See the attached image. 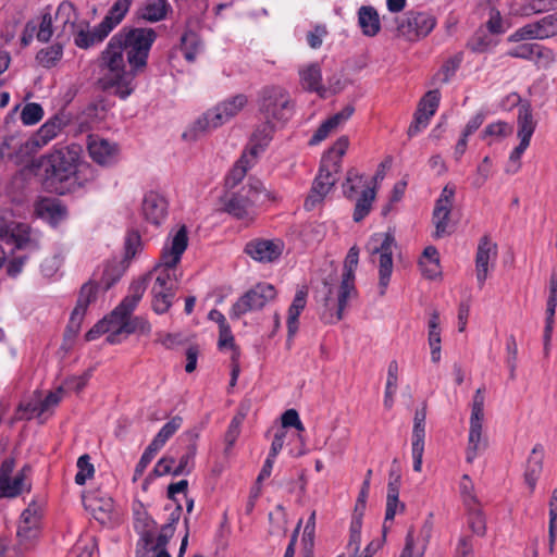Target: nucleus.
Masks as SVG:
<instances>
[{
	"label": "nucleus",
	"mask_w": 557,
	"mask_h": 557,
	"mask_svg": "<svg viewBox=\"0 0 557 557\" xmlns=\"http://www.w3.org/2000/svg\"><path fill=\"white\" fill-rule=\"evenodd\" d=\"M82 149L78 145L54 147V149L40 158L39 166L42 170L44 181L47 187L59 194L70 190L65 186L72 178L78 180L77 174L88 164L81 163Z\"/></svg>",
	"instance_id": "nucleus-1"
},
{
	"label": "nucleus",
	"mask_w": 557,
	"mask_h": 557,
	"mask_svg": "<svg viewBox=\"0 0 557 557\" xmlns=\"http://www.w3.org/2000/svg\"><path fill=\"white\" fill-rule=\"evenodd\" d=\"M188 246V231L186 225H182L170 238V245H165L160 262L150 271L157 273L153 286L159 288H177L178 278L176 276V265L180 263L184 251Z\"/></svg>",
	"instance_id": "nucleus-2"
},
{
	"label": "nucleus",
	"mask_w": 557,
	"mask_h": 557,
	"mask_svg": "<svg viewBox=\"0 0 557 557\" xmlns=\"http://www.w3.org/2000/svg\"><path fill=\"white\" fill-rule=\"evenodd\" d=\"M247 103L248 97L244 94H237L219 102L198 117L190 128L183 133V138L196 140L201 134L222 126L235 117Z\"/></svg>",
	"instance_id": "nucleus-3"
},
{
	"label": "nucleus",
	"mask_w": 557,
	"mask_h": 557,
	"mask_svg": "<svg viewBox=\"0 0 557 557\" xmlns=\"http://www.w3.org/2000/svg\"><path fill=\"white\" fill-rule=\"evenodd\" d=\"M261 194L269 197V191L262 183L255 180L243 185L237 190H226L220 197L222 211L236 220H252L255 205L259 201Z\"/></svg>",
	"instance_id": "nucleus-4"
},
{
	"label": "nucleus",
	"mask_w": 557,
	"mask_h": 557,
	"mask_svg": "<svg viewBox=\"0 0 557 557\" xmlns=\"http://www.w3.org/2000/svg\"><path fill=\"white\" fill-rule=\"evenodd\" d=\"M133 0H116L103 20L92 29L88 27L74 32V44L79 49H89L101 44L121 24L129 11Z\"/></svg>",
	"instance_id": "nucleus-5"
},
{
	"label": "nucleus",
	"mask_w": 557,
	"mask_h": 557,
	"mask_svg": "<svg viewBox=\"0 0 557 557\" xmlns=\"http://www.w3.org/2000/svg\"><path fill=\"white\" fill-rule=\"evenodd\" d=\"M116 36H121L124 49H127V62L133 72L143 71L147 65L149 51L157 39L152 28L123 27Z\"/></svg>",
	"instance_id": "nucleus-6"
},
{
	"label": "nucleus",
	"mask_w": 557,
	"mask_h": 557,
	"mask_svg": "<svg viewBox=\"0 0 557 557\" xmlns=\"http://www.w3.org/2000/svg\"><path fill=\"white\" fill-rule=\"evenodd\" d=\"M258 110L264 119L285 122L293 114L289 94L280 86H264L258 92Z\"/></svg>",
	"instance_id": "nucleus-7"
},
{
	"label": "nucleus",
	"mask_w": 557,
	"mask_h": 557,
	"mask_svg": "<svg viewBox=\"0 0 557 557\" xmlns=\"http://www.w3.org/2000/svg\"><path fill=\"white\" fill-rule=\"evenodd\" d=\"M484 419V395L482 389H476L471 408L469 441L466 451L467 462H473L478 455L485 450L487 442L482 437V423Z\"/></svg>",
	"instance_id": "nucleus-8"
},
{
	"label": "nucleus",
	"mask_w": 557,
	"mask_h": 557,
	"mask_svg": "<svg viewBox=\"0 0 557 557\" xmlns=\"http://www.w3.org/2000/svg\"><path fill=\"white\" fill-rule=\"evenodd\" d=\"M275 296L276 289L272 284L260 282L237 299L231 308L230 317L239 319L250 311L261 310Z\"/></svg>",
	"instance_id": "nucleus-9"
},
{
	"label": "nucleus",
	"mask_w": 557,
	"mask_h": 557,
	"mask_svg": "<svg viewBox=\"0 0 557 557\" xmlns=\"http://www.w3.org/2000/svg\"><path fill=\"white\" fill-rule=\"evenodd\" d=\"M359 262V248L352 246L345 258L344 271L342 274V281L337 288V300H336V320L343 319V313L347 307L348 300L357 296V289L355 286V271Z\"/></svg>",
	"instance_id": "nucleus-10"
},
{
	"label": "nucleus",
	"mask_w": 557,
	"mask_h": 557,
	"mask_svg": "<svg viewBox=\"0 0 557 557\" xmlns=\"http://www.w3.org/2000/svg\"><path fill=\"white\" fill-rule=\"evenodd\" d=\"M436 26V18L430 12L410 10L397 23L398 35L409 41L426 37Z\"/></svg>",
	"instance_id": "nucleus-11"
},
{
	"label": "nucleus",
	"mask_w": 557,
	"mask_h": 557,
	"mask_svg": "<svg viewBox=\"0 0 557 557\" xmlns=\"http://www.w3.org/2000/svg\"><path fill=\"white\" fill-rule=\"evenodd\" d=\"M455 187L447 184L438 199L435 201L432 221L435 226L433 237L438 239L450 234L448 230L449 216L453 208Z\"/></svg>",
	"instance_id": "nucleus-12"
},
{
	"label": "nucleus",
	"mask_w": 557,
	"mask_h": 557,
	"mask_svg": "<svg viewBox=\"0 0 557 557\" xmlns=\"http://www.w3.org/2000/svg\"><path fill=\"white\" fill-rule=\"evenodd\" d=\"M0 238L12 243L18 250L34 252L39 249V243L30 236V227L17 222L0 223Z\"/></svg>",
	"instance_id": "nucleus-13"
},
{
	"label": "nucleus",
	"mask_w": 557,
	"mask_h": 557,
	"mask_svg": "<svg viewBox=\"0 0 557 557\" xmlns=\"http://www.w3.org/2000/svg\"><path fill=\"white\" fill-rule=\"evenodd\" d=\"M396 245L395 237L392 233L386 232L383 234V240L379 247L373 249V253L380 255L379 264V286L380 295H385L386 288L389 284L391 275L393 272V246Z\"/></svg>",
	"instance_id": "nucleus-14"
},
{
	"label": "nucleus",
	"mask_w": 557,
	"mask_h": 557,
	"mask_svg": "<svg viewBox=\"0 0 557 557\" xmlns=\"http://www.w3.org/2000/svg\"><path fill=\"white\" fill-rule=\"evenodd\" d=\"M121 36L113 35L100 55V66L108 69L112 77L123 78L127 71L123 57Z\"/></svg>",
	"instance_id": "nucleus-15"
},
{
	"label": "nucleus",
	"mask_w": 557,
	"mask_h": 557,
	"mask_svg": "<svg viewBox=\"0 0 557 557\" xmlns=\"http://www.w3.org/2000/svg\"><path fill=\"white\" fill-rule=\"evenodd\" d=\"M87 149L92 161L102 166L115 164L119 160L117 144L104 138L92 137L88 139Z\"/></svg>",
	"instance_id": "nucleus-16"
},
{
	"label": "nucleus",
	"mask_w": 557,
	"mask_h": 557,
	"mask_svg": "<svg viewBox=\"0 0 557 557\" xmlns=\"http://www.w3.org/2000/svg\"><path fill=\"white\" fill-rule=\"evenodd\" d=\"M169 202L165 197L150 190L145 194L141 211L146 221L153 225H161L168 216Z\"/></svg>",
	"instance_id": "nucleus-17"
},
{
	"label": "nucleus",
	"mask_w": 557,
	"mask_h": 557,
	"mask_svg": "<svg viewBox=\"0 0 557 557\" xmlns=\"http://www.w3.org/2000/svg\"><path fill=\"white\" fill-rule=\"evenodd\" d=\"M339 180V165L331 162L330 158H322L320 162L319 173L313 180L311 190L322 196H326L332 187Z\"/></svg>",
	"instance_id": "nucleus-18"
},
{
	"label": "nucleus",
	"mask_w": 557,
	"mask_h": 557,
	"mask_svg": "<svg viewBox=\"0 0 557 557\" xmlns=\"http://www.w3.org/2000/svg\"><path fill=\"white\" fill-rule=\"evenodd\" d=\"M283 245L281 242L270 239H252L245 246L244 251L253 260L259 262H272L282 255Z\"/></svg>",
	"instance_id": "nucleus-19"
},
{
	"label": "nucleus",
	"mask_w": 557,
	"mask_h": 557,
	"mask_svg": "<svg viewBox=\"0 0 557 557\" xmlns=\"http://www.w3.org/2000/svg\"><path fill=\"white\" fill-rule=\"evenodd\" d=\"M491 255L496 257L497 246L493 244L487 236H483L480 239L475 256L476 280L480 287H482L486 281Z\"/></svg>",
	"instance_id": "nucleus-20"
},
{
	"label": "nucleus",
	"mask_w": 557,
	"mask_h": 557,
	"mask_svg": "<svg viewBox=\"0 0 557 557\" xmlns=\"http://www.w3.org/2000/svg\"><path fill=\"white\" fill-rule=\"evenodd\" d=\"M69 123L64 114H55L50 117L33 136V144L37 147L47 145Z\"/></svg>",
	"instance_id": "nucleus-21"
},
{
	"label": "nucleus",
	"mask_w": 557,
	"mask_h": 557,
	"mask_svg": "<svg viewBox=\"0 0 557 557\" xmlns=\"http://www.w3.org/2000/svg\"><path fill=\"white\" fill-rule=\"evenodd\" d=\"M543 459H544V447L541 444H536L528 460L524 470V481L530 487L531 492L534 491L536 486V482L543 470Z\"/></svg>",
	"instance_id": "nucleus-22"
},
{
	"label": "nucleus",
	"mask_w": 557,
	"mask_h": 557,
	"mask_svg": "<svg viewBox=\"0 0 557 557\" xmlns=\"http://www.w3.org/2000/svg\"><path fill=\"white\" fill-rule=\"evenodd\" d=\"M358 25L367 37H374L381 30L377 10L372 5H362L358 10Z\"/></svg>",
	"instance_id": "nucleus-23"
},
{
	"label": "nucleus",
	"mask_w": 557,
	"mask_h": 557,
	"mask_svg": "<svg viewBox=\"0 0 557 557\" xmlns=\"http://www.w3.org/2000/svg\"><path fill=\"white\" fill-rule=\"evenodd\" d=\"M274 132L275 125L273 124L272 120L269 119H265L264 122L256 127L250 137L251 148L249 152L251 157L255 158L259 151L264 150V148L272 140Z\"/></svg>",
	"instance_id": "nucleus-24"
},
{
	"label": "nucleus",
	"mask_w": 557,
	"mask_h": 557,
	"mask_svg": "<svg viewBox=\"0 0 557 557\" xmlns=\"http://www.w3.org/2000/svg\"><path fill=\"white\" fill-rule=\"evenodd\" d=\"M300 83L305 90L323 96L322 72L319 63H311L299 71Z\"/></svg>",
	"instance_id": "nucleus-25"
},
{
	"label": "nucleus",
	"mask_w": 557,
	"mask_h": 557,
	"mask_svg": "<svg viewBox=\"0 0 557 557\" xmlns=\"http://www.w3.org/2000/svg\"><path fill=\"white\" fill-rule=\"evenodd\" d=\"M171 10L168 0H146L138 11V17L150 23L164 20Z\"/></svg>",
	"instance_id": "nucleus-26"
},
{
	"label": "nucleus",
	"mask_w": 557,
	"mask_h": 557,
	"mask_svg": "<svg viewBox=\"0 0 557 557\" xmlns=\"http://www.w3.org/2000/svg\"><path fill=\"white\" fill-rule=\"evenodd\" d=\"M36 210L40 218L46 219L52 225L59 224L67 214L66 208L55 199H45L40 201Z\"/></svg>",
	"instance_id": "nucleus-27"
},
{
	"label": "nucleus",
	"mask_w": 557,
	"mask_h": 557,
	"mask_svg": "<svg viewBox=\"0 0 557 557\" xmlns=\"http://www.w3.org/2000/svg\"><path fill=\"white\" fill-rule=\"evenodd\" d=\"M518 137L522 145H530L531 137L535 131L532 110L529 104H522L518 110Z\"/></svg>",
	"instance_id": "nucleus-28"
},
{
	"label": "nucleus",
	"mask_w": 557,
	"mask_h": 557,
	"mask_svg": "<svg viewBox=\"0 0 557 557\" xmlns=\"http://www.w3.org/2000/svg\"><path fill=\"white\" fill-rule=\"evenodd\" d=\"M557 307V278L552 276L549 280V296L546 304V320L544 329V344L547 347L553 332L554 315Z\"/></svg>",
	"instance_id": "nucleus-29"
},
{
	"label": "nucleus",
	"mask_w": 557,
	"mask_h": 557,
	"mask_svg": "<svg viewBox=\"0 0 557 557\" xmlns=\"http://www.w3.org/2000/svg\"><path fill=\"white\" fill-rule=\"evenodd\" d=\"M201 48L202 41L196 32L191 29L184 32L181 37L180 49L187 62H194Z\"/></svg>",
	"instance_id": "nucleus-30"
},
{
	"label": "nucleus",
	"mask_w": 557,
	"mask_h": 557,
	"mask_svg": "<svg viewBox=\"0 0 557 557\" xmlns=\"http://www.w3.org/2000/svg\"><path fill=\"white\" fill-rule=\"evenodd\" d=\"M152 301L151 307L152 310L157 314H164L172 307L173 298L175 296V290L173 287L159 288L158 286H152L151 288Z\"/></svg>",
	"instance_id": "nucleus-31"
},
{
	"label": "nucleus",
	"mask_w": 557,
	"mask_h": 557,
	"mask_svg": "<svg viewBox=\"0 0 557 557\" xmlns=\"http://www.w3.org/2000/svg\"><path fill=\"white\" fill-rule=\"evenodd\" d=\"M64 46L55 42L49 47L40 49L35 57L36 62L45 69L54 67L63 57Z\"/></svg>",
	"instance_id": "nucleus-32"
},
{
	"label": "nucleus",
	"mask_w": 557,
	"mask_h": 557,
	"mask_svg": "<svg viewBox=\"0 0 557 557\" xmlns=\"http://www.w3.org/2000/svg\"><path fill=\"white\" fill-rule=\"evenodd\" d=\"M182 424L183 418L181 416L173 417L160 429L149 445L157 450H160L165 445V443L181 429Z\"/></svg>",
	"instance_id": "nucleus-33"
},
{
	"label": "nucleus",
	"mask_w": 557,
	"mask_h": 557,
	"mask_svg": "<svg viewBox=\"0 0 557 557\" xmlns=\"http://www.w3.org/2000/svg\"><path fill=\"white\" fill-rule=\"evenodd\" d=\"M375 195L374 187H367L361 191L354 209L352 219L355 222H361L370 213Z\"/></svg>",
	"instance_id": "nucleus-34"
},
{
	"label": "nucleus",
	"mask_w": 557,
	"mask_h": 557,
	"mask_svg": "<svg viewBox=\"0 0 557 557\" xmlns=\"http://www.w3.org/2000/svg\"><path fill=\"white\" fill-rule=\"evenodd\" d=\"M98 289L99 284L92 280L84 283L79 288L78 298L74 309L85 314L88 306L96 301Z\"/></svg>",
	"instance_id": "nucleus-35"
},
{
	"label": "nucleus",
	"mask_w": 557,
	"mask_h": 557,
	"mask_svg": "<svg viewBox=\"0 0 557 557\" xmlns=\"http://www.w3.org/2000/svg\"><path fill=\"white\" fill-rule=\"evenodd\" d=\"M249 168V161L247 156L244 153L234 164L231 172L225 177V187L227 190H235V187L244 180L247 170Z\"/></svg>",
	"instance_id": "nucleus-36"
},
{
	"label": "nucleus",
	"mask_w": 557,
	"mask_h": 557,
	"mask_svg": "<svg viewBox=\"0 0 557 557\" xmlns=\"http://www.w3.org/2000/svg\"><path fill=\"white\" fill-rule=\"evenodd\" d=\"M124 269L117 262H108L104 265L102 275L100 277L99 285L102 286L104 290H109L112 286H114L123 276Z\"/></svg>",
	"instance_id": "nucleus-37"
},
{
	"label": "nucleus",
	"mask_w": 557,
	"mask_h": 557,
	"mask_svg": "<svg viewBox=\"0 0 557 557\" xmlns=\"http://www.w3.org/2000/svg\"><path fill=\"white\" fill-rule=\"evenodd\" d=\"M441 100L438 89L429 90L420 100L416 111H420L423 116L430 120L436 112Z\"/></svg>",
	"instance_id": "nucleus-38"
},
{
	"label": "nucleus",
	"mask_w": 557,
	"mask_h": 557,
	"mask_svg": "<svg viewBox=\"0 0 557 557\" xmlns=\"http://www.w3.org/2000/svg\"><path fill=\"white\" fill-rule=\"evenodd\" d=\"M119 332H123L127 335L137 333L139 335H149L151 332V324L143 317H133L127 321H123L119 326Z\"/></svg>",
	"instance_id": "nucleus-39"
},
{
	"label": "nucleus",
	"mask_w": 557,
	"mask_h": 557,
	"mask_svg": "<svg viewBox=\"0 0 557 557\" xmlns=\"http://www.w3.org/2000/svg\"><path fill=\"white\" fill-rule=\"evenodd\" d=\"M77 12L73 3L63 1L59 4L55 12V21L63 25V28L70 26L72 30L76 27Z\"/></svg>",
	"instance_id": "nucleus-40"
},
{
	"label": "nucleus",
	"mask_w": 557,
	"mask_h": 557,
	"mask_svg": "<svg viewBox=\"0 0 557 557\" xmlns=\"http://www.w3.org/2000/svg\"><path fill=\"white\" fill-rule=\"evenodd\" d=\"M137 534L136 557H148L149 553L156 552V529L137 531Z\"/></svg>",
	"instance_id": "nucleus-41"
},
{
	"label": "nucleus",
	"mask_w": 557,
	"mask_h": 557,
	"mask_svg": "<svg viewBox=\"0 0 557 557\" xmlns=\"http://www.w3.org/2000/svg\"><path fill=\"white\" fill-rule=\"evenodd\" d=\"M539 39L543 40L537 21L525 24L508 37L509 42Z\"/></svg>",
	"instance_id": "nucleus-42"
},
{
	"label": "nucleus",
	"mask_w": 557,
	"mask_h": 557,
	"mask_svg": "<svg viewBox=\"0 0 557 557\" xmlns=\"http://www.w3.org/2000/svg\"><path fill=\"white\" fill-rule=\"evenodd\" d=\"M362 511L354 515L349 528L348 549L352 553V557H357L361 543Z\"/></svg>",
	"instance_id": "nucleus-43"
},
{
	"label": "nucleus",
	"mask_w": 557,
	"mask_h": 557,
	"mask_svg": "<svg viewBox=\"0 0 557 557\" xmlns=\"http://www.w3.org/2000/svg\"><path fill=\"white\" fill-rule=\"evenodd\" d=\"M137 305L131 301V299L123 298V300L107 315L113 325H121L123 321H127L131 318L132 312L136 309Z\"/></svg>",
	"instance_id": "nucleus-44"
},
{
	"label": "nucleus",
	"mask_w": 557,
	"mask_h": 557,
	"mask_svg": "<svg viewBox=\"0 0 557 557\" xmlns=\"http://www.w3.org/2000/svg\"><path fill=\"white\" fill-rule=\"evenodd\" d=\"M513 132V126L505 121H497L488 124L481 133V138L486 139L487 137H494L497 140H502L510 136Z\"/></svg>",
	"instance_id": "nucleus-45"
},
{
	"label": "nucleus",
	"mask_w": 557,
	"mask_h": 557,
	"mask_svg": "<svg viewBox=\"0 0 557 557\" xmlns=\"http://www.w3.org/2000/svg\"><path fill=\"white\" fill-rule=\"evenodd\" d=\"M24 492L21 478H0V499L16 498Z\"/></svg>",
	"instance_id": "nucleus-46"
},
{
	"label": "nucleus",
	"mask_w": 557,
	"mask_h": 557,
	"mask_svg": "<svg viewBox=\"0 0 557 557\" xmlns=\"http://www.w3.org/2000/svg\"><path fill=\"white\" fill-rule=\"evenodd\" d=\"M143 246L144 244L139 232L137 230L128 231L124 242V260H132L139 251H141Z\"/></svg>",
	"instance_id": "nucleus-47"
},
{
	"label": "nucleus",
	"mask_w": 557,
	"mask_h": 557,
	"mask_svg": "<svg viewBox=\"0 0 557 557\" xmlns=\"http://www.w3.org/2000/svg\"><path fill=\"white\" fill-rule=\"evenodd\" d=\"M506 352L507 357L505 362L509 370V380L515 381L518 361V345L516 337L512 334H510L506 339Z\"/></svg>",
	"instance_id": "nucleus-48"
},
{
	"label": "nucleus",
	"mask_w": 557,
	"mask_h": 557,
	"mask_svg": "<svg viewBox=\"0 0 557 557\" xmlns=\"http://www.w3.org/2000/svg\"><path fill=\"white\" fill-rule=\"evenodd\" d=\"M76 466L78 471L75 475V483L77 485H84L88 479L94 476L95 473L94 465L90 462V456L88 454L82 455L77 459Z\"/></svg>",
	"instance_id": "nucleus-49"
},
{
	"label": "nucleus",
	"mask_w": 557,
	"mask_h": 557,
	"mask_svg": "<svg viewBox=\"0 0 557 557\" xmlns=\"http://www.w3.org/2000/svg\"><path fill=\"white\" fill-rule=\"evenodd\" d=\"M152 278V272H148L138 280L134 281L129 286V295L126 296V299H131L132 302L138 305L141 300L150 280Z\"/></svg>",
	"instance_id": "nucleus-50"
},
{
	"label": "nucleus",
	"mask_w": 557,
	"mask_h": 557,
	"mask_svg": "<svg viewBox=\"0 0 557 557\" xmlns=\"http://www.w3.org/2000/svg\"><path fill=\"white\" fill-rule=\"evenodd\" d=\"M468 508V523L471 531L479 536H484L486 532V521L483 512L474 507V505Z\"/></svg>",
	"instance_id": "nucleus-51"
},
{
	"label": "nucleus",
	"mask_w": 557,
	"mask_h": 557,
	"mask_svg": "<svg viewBox=\"0 0 557 557\" xmlns=\"http://www.w3.org/2000/svg\"><path fill=\"white\" fill-rule=\"evenodd\" d=\"M398 381V364L397 361L393 360L388 364L387 369V381L385 388L384 404L386 407L392 406V396L396 392Z\"/></svg>",
	"instance_id": "nucleus-52"
},
{
	"label": "nucleus",
	"mask_w": 557,
	"mask_h": 557,
	"mask_svg": "<svg viewBox=\"0 0 557 557\" xmlns=\"http://www.w3.org/2000/svg\"><path fill=\"white\" fill-rule=\"evenodd\" d=\"M491 46L492 38L483 29L476 30L467 42L468 49L475 53H483L487 51Z\"/></svg>",
	"instance_id": "nucleus-53"
},
{
	"label": "nucleus",
	"mask_w": 557,
	"mask_h": 557,
	"mask_svg": "<svg viewBox=\"0 0 557 557\" xmlns=\"http://www.w3.org/2000/svg\"><path fill=\"white\" fill-rule=\"evenodd\" d=\"M44 116V109L37 102L26 103L21 112V120L24 125H35Z\"/></svg>",
	"instance_id": "nucleus-54"
},
{
	"label": "nucleus",
	"mask_w": 557,
	"mask_h": 557,
	"mask_svg": "<svg viewBox=\"0 0 557 557\" xmlns=\"http://www.w3.org/2000/svg\"><path fill=\"white\" fill-rule=\"evenodd\" d=\"M362 175L354 168L347 171L346 180L343 183V194L346 198L352 199L362 182Z\"/></svg>",
	"instance_id": "nucleus-55"
},
{
	"label": "nucleus",
	"mask_w": 557,
	"mask_h": 557,
	"mask_svg": "<svg viewBox=\"0 0 557 557\" xmlns=\"http://www.w3.org/2000/svg\"><path fill=\"white\" fill-rule=\"evenodd\" d=\"M134 529L135 531H144L149 529H157V522L144 509L143 505H139L138 509H134Z\"/></svg>",
	"instance_id": "nucleus-56"
},
{
	"label": "nucleus",
	"mask_w": 557,
	"mask_h": 557,
	"mask_svg": "<svg viewBox=\"0 0 557 557\" xmlns=\"http://www.w3.org/2000/svg\"><path fill=\"white\" fill-rule=\"evenodd\" d=\"M349 140L347 136H341L334 145L323 154L322 158H330L331 162H336L342 169V158L346 153Z\"/></svg>",
	"instance_id": "nucleus-57"
},
{
	"label": "nucleus",
	"mask_w": 557,
	"mask_h": 557,
	"mask_svg": "<svg viewBox=\"0 0 557 557\" xmlns=\"http://www.w3.org/2000/svg\"><path fill=\"white\" fill-rule=\"evenodd\" d=\"M428 342L430 347L441 346L440 313L434 310L428 323Z\"/></svg>",
	"instance_id": "nucleus-58"
},
{
	"label": "nucleus",
	"mask_w": 557,
	"mask_h": 557,
	"mask_svg": "<svg viewBox=\"0 0 557 557\" xmlns=\"http://www.w3.org/2000/svg\"><path fill=\"white\" fill-rule=\"evenodd\" d=\"M137 72H133L131 70V73H125V76L123 78L113 77L112 85L116 86L115 94L121 99H126L132 92L133 87L131 86V83Z\"/></svg>",
	"instance_id": "nucleus-59"
},
{
	"label": "nucleus",
	"mask_w": 557,
	"mask_h": 557,
	"mask_svg": "<svg viewBox=\"0 0 557 557\" xmlns=\"http://www.w3.org/2000/svg\"><path fill=\"white\" fill-rule=\"evenodd\" d=\"M543 39L557 35V11L537 21Z\"/></svg>",
	"instance_id": "nucleus-60"
},
{
	"label": "nucleus",
	"mask_w": 557,
	"mask_h": 557,
	"mask_svg": "<svg viewBox=\"0 0 557 557\" xmlns=\"http://www.w3.org/2000/svg\"><path fill=\"white\" fill-rule=\"evenodd\" d=\"M158 451L159 450H157L156 448H153L150 445H148L146 447L145 451L143 453L139 461L137 462V465L135 467L133 482H136L144 474L148 465L152 461V459L154 458V456L157 455Z\"/></svg>",
	"instance_id": "nucleus-61"
},
{
	"label": "nucleus",
	"mask_w": 557,
	"mask_h": 557,
	"mask_svg": "<svg viewBox=\"0 0 557 557\" xmlns=\"http://www.w3.org/2000/svg\"><path fill=\"white\" fill-rule=\"evenodd\" d=\"M114 508L113 499L111 497L102 498L97 500L92 506L95 518L100 521H104L110 518Z\"/></svg>",
	"instance_id": "nucleus-62"
},
{
	"label": "nucleus",
	"mask_w": 557,
	"mask_h": 557,
	"mask_svg": "<svg viewBox=\"0 0 557 557\" xmlns=\"http://www.w3.org/2000/svg\"><path fill=\"white\" fill-rule=\"evenodd\" d=\"M53 36L52 17L50 13H45L41 16L38 30H36V38L40 42H48Z\"/></svg>",
	"instance_id": "nucleus-63"
},
{
	"label": "nucleus",
	"mask_w": 557,
	"mask_h": 557,
	"mask_svg": "<svg viewBox=\"0 0 557 557\" xmlns=\"http://www.w3.org/2000/svg\"><path fill=\"white\" fill-rule=\"evenodd\" d=\"M113 323L109 318L104 317L98 321L86 334L85 339L87 342L99 338L102 334L110 332L113 329Z\"/></svg>",
	"instance_id": "nucleus-64"
}]
</instances>
